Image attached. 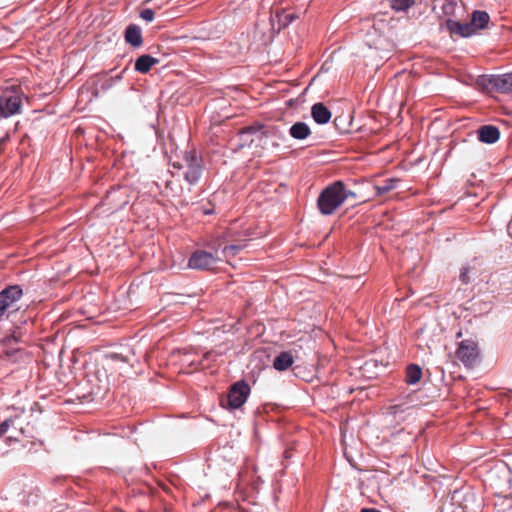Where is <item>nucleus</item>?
Wrapping results in <instances>:
<instances>
[{
  "mask_svg": "<svg viewBox=\"0 0 512 512\" xmlns=\"http://www.w3.org/2000/svg\"><path fill=\"white\" fill-rule=\"evenodd\" d=\"M350 197L356 198V193L347 189L342 181H335L320 192L318 210L322 215H332Z\"/></svg>",
  "mask_w": 512,
  "mask_h": 512,
  "instance_id": "1",
  "label": "nucleus"
},
{
  "mask_svg": "<svg viewBox=\"0 0 512 512\" xmlns=\"http://www.w3.org/2000/svg\"><path fill=\"white\" fill-rule=\"evenodd\" d=\"M172 167L179 170L185 168L184 179L191 185L196 184L202 176V158L194 150L185 151L183 163L173 162Z\"/></svg>",
  "mask_w": 512,
  "mask_h": 512,
  "instance_id": "2",
  "label": "nucleus"
},
{
  "mask_svg": "<svg viewBox=\"0 0 512 512\" xmlns=\"http://www.w3.org/2000/svg\"><path fill=\"white\" fill-rule=\"evenodd\" d=\"M22 94L14 89L7 88L0 94V118H9L21 113Z\"/></svg>",
  "mask_w": 512,
  "mask_h": 512,
  "instance_id": "3",
  "label": "nucleus"
},
{
  "mask_svg": "<svg viewBox=\"0 0 512 512\" xmlns=\"http://www.w3.org/2000/svg\"><path fill=\"white\" fill-rule=\"evenodd\" d=\"M456 357L467 368L474 367L479 361L480 351L478 344L471 339L461 341L456 350Z\"/></svg>",
  "mask_w": 512,
  "mask_h": 512,
  "instance_id": "4",
  "label": "nucleus"
},
{
  "mask_svg": "<svg viewBox=\"0 0 512 512\" xmlns=\"http://www.w3.org/2000/svg\"><path fill=\"white\" fill-rule=\"evenodd\" d=\"M250 387L245 381H238L232 385L227 395V402L230 408L237 409L247 400Z\"/></svg>",
  "mask_w": 512,
  "mask_h": 512,
  "instance_id": "5",
  "label": "nucleus"
},
{
  "mask_svg": "<svg viewBox=\"0 0 512 512\" xmlns=\"http://www.w3.org/2000/svg\"><path fill=\"white\" fill-rule=\"evenodd\" d=\"M22 295L23 291L18 285L9 286L0 292V320Z\"/></svg>",
  "mask_w": 512,
  "mask_h": 512,
  "instance_id": "6",
  "label": "nucleus"
},
{
  "mask_svg": "<svg viewBox=\"0 0 512 512\" xmlns=\"http://www.w3.org/2000/svg\"><path fill=\"white\" fill-rule=\"evenodd\" d=\"M216 263L217 258L213 254L206 251H196L191 255L188 265L193 269H211Z\"/></svg>",
  "mask_w": 512,
  "mask_h": 512,
  "instance_id": "7",
  "label": "nucleus"
},
{
  "mask_svg": "<svg viewBox=\"0 0 512 512\" xmlns=\"http://www.w3.org/2000/svg\"><path fill=\"white\" fill-rule=\"evenodd\" d=\"M488 83L497 92L512 93V72L502 75H491Z\"/></svg>",
  "mask_w": 512,
  "mask_h": 512,
  "instance_id": "8",
  "label": "nucleus"
},
{
  "mask_svg": "<svg viewBox=\"0 0 512 512\" xmlns=\"http://www.w3.org/2000/svg\"><path fill=\"white\" fill-rule=\"evenodd\" d=\"M446 28L449 30L451 35H458L460 37H470L475 34V29L472 28V24L469 22L460 23L452 19L446 21Z\"/></svg>",
  "mask_w": 512,
  "mask_h": 512,
  "instance_id": "9",
  "label": "nucleus"
},
{
  "mask_svg": "<svg viewBox=\"0 0 512 512\" xmlns=\"http://www.w3.org/2000/svg\"><path fill=\"white\" fill-rule=\"evenodd\" d=\"M478 140L485 144H494L500 138V130L494 125H483L477 130Z\"/></svg>",
  "mask_w": 512,
  "mask_h": 512,
  "instance_id": "10",
  "label": "nucleus"
},
{
  "mask_svg": "<svg viewBox=\"0 0 512 512\" xmlns=\"http://www.w3.org/2000/svg\"><path fill=\"white\" fill-rule=\"evenodd\" d=\"M311 116L317 124L323 125L330 121L332 114L323 103L318 102L311 107Z\"/></svg>",
  "mask_w": 512,
  "mask_h": 512,
  "instance_id": "11",
  "label": "nucleus"
},
{
  "mask_svg": "<svg viewBox=\"0 0 512 512\" xmlns=\"http://www.w3.org/2000/svg\"><path fill=\"white\" fill-rule=\"evenodd\" d=\"M125 41L133 47H140L143 43L141 28L130 24L125 30Z\"/></svg>",
  "mask_w": 512,
  "mask_h": 512,
  "instance_id": "12",
  "label": "nucleus"
},
{
  "mask_svg": "<svg viewBox=\"0 0 512 512\" xmlns=\"http://www.w3.org/2000/svg\"><path fill=\"white\" fill-rule=\"evenodd\" d=\"M159 63V59L152 57L151 55L144 54L138 57L135 61V71L145 74L148 73L151 68Z\"/></svg>",
  "mask_w": 512,
  "mask_h": 512,
  "instance_id": "13",
  "label": "nucleus"
},
{
  "mask_svg": "<svg viewBox=\"0 0 512 512\" xmlns=\"http://www.w3.org/2000/svg\"><path fill=\"white\" fill-rule=\"evenodd\" d=\"M294 363V358L289 351L279 353L273 360V367L277 371H286Z\"/></svg>",
  "mask_w": 512,
  "mask_h": 512,
  "instance_id": "14",
  "label": "nucleus"
},
{
  "mask_svg": "<svg viewBox=\"0 0 512 512\" xmlns=\"http://www.w3.org/2000/svg\"><path fill=\"white\" fill-rule=\"evenodd\" d=\"M490 21V16L486 11L475 10L472 13V18L470 23L472 24V28L475 29V33L487 27Z\"/></svg>",
  "mask_w": 512,
  "mask_h": 512,
  "instance_id": "15",
  "label": "nucleus"
},
{
  "mask_svg": "<svg viewBox=\"0 0 512 512\" xmlns=\"http://www.w3.org/2000/svg\"><path fill=\"white\" fill-rule=\"evenodd\" d=\"M258 143L266 148L269 145L278 146L277 137L275 133L264 130V127L258 124Z\"/></svg>",
  "mask_w": 512,
  "mask_h": 512,
  "instance_id": "16",
  "label": "nucleus"
},
{
  "mask_svg": "<svg viewBox=\"0 0 512 512\" xmlns=\"http://www.w3.org/2000/svg\"><path fill=\"white\" fill-rule=\"evenodd\" d=\"M289 134L296 140H304L309 137L311 130L305 122H296L290 127Z\"/></svg>",
  "mask_w": 512,
  "mask_h": 512,
  "instance_id": "17",
  "label": "nucleus"
},
{
  "mask_svg": "<svg viewBox=\"0 0 512 512\" xmlns=\"http://www.w3.org/2000/svg\"><path fill=\"white\" fill-rule=\"evenodd\" d=\"M422 370L417 364H409L405 372V382L408 385H414L420 381Z\"/></svg>",
  "mask_w": 512,
  "mask_h": 512,
  "instance_id": "18",
  "label": "nucleus"
},
{
  "mask_svg": "<svg viewBox=\"0 0 512 512\" xmlns=\"http://www.w3.org/2000/svg\"><path fill=\"white\" fill-rule=\"evenodd\" d=\"M400 180L398 178H387L383 180L381 184H376L374 186L375 193L377 196H382L391 190L395 189Z\"/></svg>",
  "mask_w": 512,
  "mask_h": 512,
  "instance_id": "19",
  "label": "nucleus"
},
{
  "mask_svg": "<svg viewBox=\"0 0 512 512\" xmlns=\"http://www.w3.org/2000/svg\"><path fill=\"white\" fill-rule=\"evenodd\" d=\"M461 0H443L442 11L446 16H455L456 10L460 8Z\"/></svg>",
  "mask_w": 512,
  "mask_h": 512,
  "instance_id": "20",
  "label": "nucleus"
},
{
  "mask_svg": "<svg viewBox=\"0 0 512 512\" xmlns=\"http://www.w3.org/2000/svg\"><path fill=\"white\" fill-rule=\"evenodd\" d=\"M17 420H18V416L11 417V418L4 420L0 424V437L3 436L9 430L10 427H14V429H17V427H16ZM18 430L23 436L25 435V430L23 427H19Z\"/></svg>",
  "mask_w": 512,
  "mask_h": 512,
  "instance_id": "21",
  "label": "nucleus"
},
{
  "mask_svg": "<svg viewBox=\"0 0 512 512\" xmlns=\"http://www.w3.org/2000/svg\"><path fill=\"white\" fill-rule=\"evenodd\" d=\"M276 17H277L278 23H279L278 29L287 27L296 18L294 13H286L284 11L277 12Z\"/></svg>",
  "mask_w": 512,
  "mask_h": 512,
  "instance_id": "22",
  "label": "nucleus"
},
{
  "mask_svg": "<svg viewBox=\"0 0 512 512\" xmlns=\"http://www.w3.org/2000/svg\"><path fill=\"white\" fill-rule=\"evenodd\" d=\"M390 6L395 11H405L410 8L414 0H389Z\"/></svg>",
  "mask_w": 512,
  "mask_h": 512,
  "instance_id": "23",
  "label": "nucleus"
},
{
  "mask_svg": "<svg viewBox=\"0 0 512 512\" xmlns=\"http://www.w3.org/2000/svg\"><path fill=\"white\" fill-rule=\"evenodd\" d=\"M106 358L112 362L120 361V362L128 363L130 361L129 358L126 355H123L122 353H114V352L108 353V354H106Z\"/></svg>",
  "mask_w": 512,
  "mask_h": 512,
  "instance_id": "24",
  "label": "nucleus"
},
{
  "mask_svg": "<svg viewBox=\"0 0 512 512\" xmlns=\"http://www.w3.org/2000/svg\"><path fill=\"white\" fill-rule=\"evenodd\" d=\"M188 357H189L188 354L184 355V359L182 360L183 364L187 363L189 366L193 367L195 370L200 369V368H205V366L202 364V362L196 361L194 359L190 360V359H188Z\"/></svg>",
  "mask_w": 512,
  "mask_h": 512,
  "instance_id": "25",
  "label": "nucleus"
},
{
  "mask_svg": "<svg viewBox=\"0 0 512 512\" xmlns=\"http://www.w3.org/2000/svg\"><path fill=\"white\" fill-rule=\"evenodd\" d=\"M140 17L147 22H151L154 20L155 12L150 8L143 9L140 12Z\"/></svg>",
  "mask_w": 512,
  "mask_h": 512,
  "instance_id": "26",
  "label": "nucleus"
},
{
  "mask_svg": "<svg viewBox=\"0 0 512 512\" xmlns=\"http://www.w3.org/2000/svg\"><path fill=\"white\" fill-rule=\"evenodd\" d=\"M468 273H469V268L468 267H462L461 271H460V275H459V278L460 280L464 283V284H467L469 283L470 279L468 277Z\"/></svg>",
  "mask_w": 512,
  "mask_h": 512,
  "instance_id": "27",
  "label": "nucleus"
},
{
  "mask_svg": "<svg viewBox=\"0 0 512 512\" xmlns=\"http://www.w3.org/2000/svg\"><path fill=\"white\" fill-rule=\"evenodd\" d=\"M114 85V80L113 79H108L106 81H104L101 85V89L103 91H106L108 89H110L112 86Z\"/></svg>",
  "mask_w": 512,
  "mask_h": 512,
  "instance_id": "28",
  "label": "nucleus"
},
{
  "mask_svg": "<svg viewBox=\"0 0 512 512\" xmlns=\"http://www.w3.org/2000/svg\"><path fill=\"white\" fill-rule=\"evenodd\" d=\"M118 190L109 191L106 194L105 201H113L117 194Z\"/></svg>",
  "mask_w": 512,
  "mask_h": 512,
  "instance_id": "29",
  "label": "nucleus"
},
{
  "mask_svg": "<svg viewBox=\"0 0 512 512\" xmlns=\"http://www.w3.org/2000/svg\"><path fill=\"white\" fill-rule=\"evenodd\" d=\"M126 71V68L117 76L112 77L111 79L114 80V84L122 79V74Z\"/></svg>",
  "mask_w": 512,
  "mask_h": 512,
  "instance_id": "30",
  "label": "nucleus"
},
{
  "mask_svg": "<svg viewBox=\"0 0 512 512\" xmlns=\"http://www.w3.org/2000/svg\"><path fill=\"white\" fill-rule=\"evenodd\" d=\"M360 512H380V511L375 509V508H366V507H364V508H362L360 510Z\"/></svg>",
  "mask_w": 512,
  "mask_h": 512,
  "instance_id": "31",
  "label": "nucleus"
},
{
  "mask_svg": "<svg viewBox=\"0 0 512 512\" xmlns=\"http://www.w3.org/2000/svg\"><path fill=\"white\" fill-rule=\"evenodd\" d=\"M506 501H507V508L512 509V495L508 496L506 498Z\"/></svg>",
  "mask_w": 512,
  "mask_h": 512,
  "instance_id": "32",
  "label": "nucleus"
},
{
  "mask_svg": "<svg viewBox=\"0 0 512 512\" xmlns=\"http://www.w3.org/2000/svg\"><path fill=\"white\" fill-rule=\"evenodd\" d=\"M125 204H127V201H124L120 204H116L112 209L117 210V209L121 208L122 206H124Z\"/></svg>",
  "mask_w": 512,
  "mask_h": 512,
  "instance_id": "33",
  "label": "nucleus"
},
{
  "mask_svg": "<svg viewBox=\"0 0 512 512\" xmlns=\"http://www.w3.org/2000/svg\"><path fill=\"white\" fill-rule=\"evenodd\" d=\"M211 357H214V354L212 352H207L204 354L203 359H210Z\"/></svg>",
  "mask_w": 512,
  "mask_h": 512,
  "instance_id": "34",
  "label": "nucleus"
},
{
  "mask_svg": "<svg viewBox=\"0 0 512 512\" xmlns=\"http://www.w3.org/2000/svg\"><path fill=\"white\" fill-rule=\"evenodd\" d=\"M251 131H253V127H248L246 130L242 131L241 135L244 136L245 134L247 133H250Z\"/></svg>",
  "mask_w": 512,
  "mask_h": 512,
  "instance_id": "35",
  "label": "nucleus"
},
{
  "mask_svg": "<svg viewBox=\"0 0 512 512\" xmlns=\"http://www.w3.org/2000/svg\"><path fill=\"white\" fill-rule=\"evenodd\" d=\"M236 249H237V247H236V246H234V245H232V246H226V247L224 248V251H226V250H236Z\"/></svg>",
  "mask_w": 512,
  "mask_h": 512,
  "instance_id": "36",
  "label": "nucleus"
},
{
  "mask_svg": "<svg viewBox=\"0 0 512 512\" xmlns=\"http://www.w3.org/2000/svg\"><path fill=\"white\" fill-rule=\"evenodd\" d=\"M458 496H460L459 492H455V494L452 497V500H455Z\"/></svg>",
  "mask_w": 512,
  "mask_h": 512,
  "instance_id": "37",
  "label": "nucleus"
}]
</instances>
